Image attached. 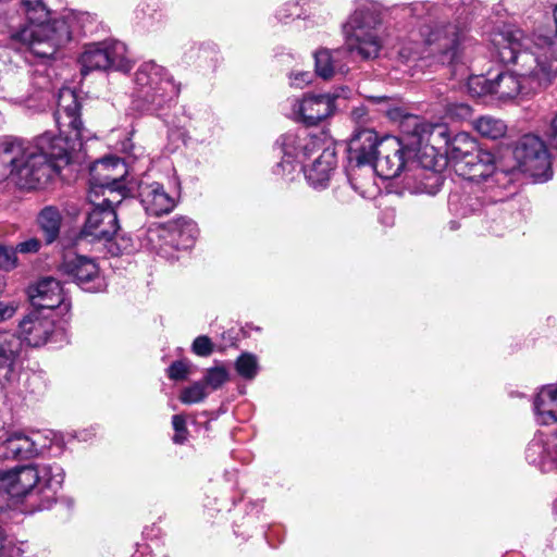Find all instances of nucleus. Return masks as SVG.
<instances>
[{"label": "nucleus", "instance_id": "obj_1", "mask_svg": "<svg viewBox=\"0 0 557 557\" xmlns=\"http://www.w3.org/2000/svg\"><path fill=\"white\" fill-rule=\"evenodd\" d=\"M480 2L445 0L443 3L414 2L401 7L405 16L422 22L419 33L401 41L398 57L405 62L433 58L441 64L458 60L468 39L467 25Z\"/></svg>", "mask_w": 557, "mask_h": 557}, {"label": "nucleus", "instance_id": "obj_2", "mask_svg": "<svg viewBox=\"0 0 557 557\" xmlns=\"http://www.w3.org/2000/svg\"><path fill=\"white\" fill-rule=\"evenodd\" d=\"M60 0H5V9L0 10V34L7 35L12 44L27 47L39 58L49 59L58 48L72 38L78 26V18L67 13L52 18L53 7Z\"/></svg>", "mask_w": 557, "mask_h": 557}, {"label": "nucleus", "instance_id": "obj_3", "mask_svg": "<svg viewBox=\"0 0 557 557\" xmlns=\"http://www.w3.org/2000/svg\"><path fill=\"white\" fill-rule=\"evenodd\" d=\"M65 147L63 141L54 143L48 135L33 141L1 139L0 181L13 176L22 188L45 187L64 166Z\"/></svg>", "mask_w": 557, "mask_h": 557}, {"label": "nucleus", "instance_id": "obj_4", "mask_svg": "<svg viewBox=\"0 0 557 557\" xmlns=\"http://www.w3.org/2000/svg\"><path fill=\"white\" fill-rule=\"evenodd\" d=\"M555 35H536L533 38L512 24L495 25L490 32V40L500 61L524 63L534 62V72L541 82L550 83L557 77V4L553 10Z\"/></svg>", "mask_w": 557, "mask_h": 557}, {"label": "nucleus", "instance_id": "obj_5", "mask_svg": "<svg viewBox=\"0 0 557 557\" xmlns=\"http://www.w3.org/2000/svg\"><path fill=\"white\" fill-rule=\"evenodd\" d=\"M380 25V14L372 8L363 5L355 10L344 25L346 50L318 49L313 54L315 74L323 79L343 74L345 65L342 59L347 51L364 60L376 58L382 48Z\"/></svg>", "mask_w": 557, "mask_h": 557}, {"label": "nucleus", "instance_id": "obj_6", "mask_svg": "<svg viewBox=\"0 0 557 557\" xmlns=\"http://www.w3.org/2000/svg\"><path fill=\"white\" fill-rule=\"evenodd\" d=\"M403 137L380 139L377 156L373 163L375 173L384 178L397 177L409 161L420 158L422 149H428L430 137L446 133L444 124H430L417 115H405L400 122Z\"/></svg>", "mask_w": 557, "mask_h": 557}, {"label": "nucleus", "instance_id": "obj_7", "mask_svg": "<svg viewBox=\"0 0 557 557\" xmlns=\"http://www.w3.org/2000/svg\"><path fill=\"white\" fill-rule=\"evenodd\" d=\"M58 463H34L0 471V493L15 499H28L29 511L48 509L64 481Z\"/></svg>", "mask_w": 557, "mask_h": 557}, {"label": "nucleus", "instance_id": "obj_8", "mask_svg": "<svg viewBox=\"0 0 557 557\" xmlns=\"http://www.w3.org/2000/svg\"><path fill=\"white\" fill-rule=\"evenodd\" d=\"M181 89L169 71L153 61L144 62L135 72L132 109L157 114L170 108Z\"/></svg>", "mask_w": 557, "mask_h": 557}, {"label": "nucleus", "instance_id": "obj_9", "mask_svg": "<svg viewBox=\"0 0 557 557\" xmlns=\"http://www.w3.org/2000/svg\"><path fill=\"white\" fill-rule=\"evenodd\" d=\"M51 86L46 69L30 72L8 67L0 76L2 98L15 104L36 107L46 100Z\"/></svg>", "mask_w": 557, "mask_h": 557}, {"label": "nucleus", "instance_id": "obj_10", "mask_svg": "<svg viewBox=\"0 0 557 557\" xmlns=\"http://www.w3.org/2000/svg\"><path fill=\"white\" fill-rule=\"evenodd\" d=\"M79 110L81 104L75 91L71 88L60 89L55 112L60 134L58 136L51 132L42 134L48 135L54 143L61 140L66 145L64 165L70 162L71 152L79 148L82 141L86 138Z\"/></svg>", "mask_w": 557, "mask_h": 557}, {"label": "nucleus", "instance_id": "obj_11", "mask_svg": "<svg viewBox=\"0 0 557 557\" xmlns=\"http://www.w3.org/2000/svg\"><path fill=\"white\" fill-rule=\"evenodd\" d=\"M79 63L83 75H87L91 71L106 70L127 73L132 69L126 46L117 40H106L86 46L79 57Z\"/></svg>", "mask_w": 557, "mask_h": 557}, {"label": "nucleus", "instance_id": "obj_12", "mask_svg": "<svg viewBox=\"0 0 557 557\" xmlns=\"http://www.w3.org/2000/svg\"><path fill=\"white\" fill-rule=\"evenodd\" d=\"M513 157L520 171L530 175L535 182H546L552 178L550 156L540 137L532 134L522 136L513 149Z\"/></svg>", "mask_w": 557, "mask_h": 557}, {"label": "nucleus", "instance_id": "obj_13", "mask_svg": "<svg viewBox=\"0 0 557 557\" xmlns=\"http://www.w3.org/2000/svg\"><path fill=\"white\" fill-rule=\"evenodd\" d=\"M325 136L311 135L306 129L286 133L276 140V147L284 154L289 166L288 175L299 172L304 162L320 151Z\"/></svg>", "mask_w": 557, "mask_h": 557}, {"label": "nucleus", "instance_id": "obj_14", "mask_svg": "<svg viewBox=\"0 0 557 557\" xmlns=\"http://www.w3.org/2000/svg\"><path fill=\"white\" fill-rule=\"evenodd\" d=\"M350 89L342 86L333 92L327 94H307L304 98L295 103L294 113H296L300 121L308 126H313L331 116L335 110L336 99L343 97L347 98Z\"/></svg>", "mask_w": 557, "mask_h": 557}, {"label": "nucleus", "instance_id": "obj_15", "mask_svg": "<svg viewBox=\"0 0 557 557\" xmlns=\"http://www.w3.org/2000/svg\"><path fill=\"white\" fill-rule=\"evenodd\" d=\"M502 62L505 63L504 61ZM515 63L521 64L522 71L520 73L500 72L493 78L492 95H495L498 99L507 100L517 97L528 88L530 81H535L539 87L549 84L541 82L539 75L534 74L539 70L536 63H524L521 59Z\"/></svg>", "mask_w": 557, "mask_h": 557}, {"label": "nucleus", "instance_id": "obj_16", "mask_svg": "<svg viewBox=\"0 0 557 557\" xmlns=\"http://www.w3.org/2000/svg\"><path fill=\"white\" fill-rule=\"evenodd\" d=\"M90 180L88 200L95 201V197L104 196L109 186L124 182L127 174L126 164L117 157H107L97 160L90 166Z\"/></svg>", "mask_w": 557, "mask_h": 557}, {"label": "nucleus", "instance_id": "obj_17", "mask_svg": "<svg viewBox=\"0 0 557 557\" xmlns=\"http://www.w3.org/2000/svg\"><path fill=\"white\" fill-rule=\"evenodd\" d=\"M61 271L86 292H101L106 287L97 263L85 256H66L61 264Z\"/></svg>", "mask_w": 557, "mask_h": 557}, {"label": "nucleus", "instance_id": "obj_18", "mask_svg": "<svg viewBox=\"0 0 557 557\" xmlns=\"http://www.w3.org/2000/svg\"><path fill=\"white\" fill-rule=\"evenodd\" d=\"M119 221L116 210L94 206L82 228V237L110 243L117 240Z\"/></svg>", "mask_w": 557, "mask_h": 557}, {"label": "nucleus", "instance_id": "obj_19", "mask_svg": "<svg viewBox=\"0 0 557 557\" xmlns=\"http://www.w3.org/2000/svg\"><path fill=\"white\" fill-rule=\"evenodd\" d=\"M318 153L319 156L312 164L310 166H301L299 172L304 171L305 177L311 186L322 188L330 181L331 174L336 168L337 159L335 148L329 139L322 143Z\"/></svg>", "mask_w": 557, "mask_h": 557}, {"label": "nucleus", "instance_id": "obj_20", "mask_svg": "<svg viewBox=\"0 0 557 557\" xmlns=\"http://www.w3.org/2000/svg\"><path fill=\"white\" fill-rule=\"evenodd\" d=\"M138 196L149 215L168 214L176 206V197L168 193L164 186L158 182L140 183Z\"/></svg>", "mask_w": 557, "mask_h": 557}, {"label": "nucleus", "instance_id": "obj_21", "mask_svg": "<svg viewBox=\"0 0 557 557\" xmlns=\"http://www.w3.org/2000/svg\"><path fill=\"white\" fill-rule=\"evenodd\" d=\"M53 327L54 322L51 318L45 315L41 310L34 309L20 322V337L22 343L39 347L47 343Z\"/></svg>", "mask_w": 557, "mask_h": 557}, {"label": "nucleus", "instance_id": "obj_22", "mask_svg": "<svg viewBox=\"0 0 557 557\" xmlns=\"http://www.w3.org/2000/svg\"><path fill=\"white\" fill-rule=\"evenodd\" d=\"M39 433L27 435L20 431L11 432L0 443V457L3 459H29L36 457L42 445Z\"/></svg>", "mask_w": 557, "mask_h": 557}, {"label": "nucleus", "instance_id": "obj_23", "mask_svg": "<svg viewBox=\"0 0 557 557\" xmlns=\"http://www.w3.org/2000/svg\"><path fill=\"white\" fill-rule=\"evenodd\" d=\"M379 138L374 131L362 128L357 131L348 144V161L357 166L373 165L377 156Z\"/></svg>", "mask_w": 557, "mask_h": 557}, {"label": "nucleus", "instance_id": "obj_24", "mask_svg": "<svg viewBox=\"0 0 557 557\" xmlns=\"http://www.w3.org/2000/svg\"><path fill=\"white\" fill-rule=\"evenodd\" d=\"M29 300L38 310H52L64 301L61 283L53 277H44L30 285L27 289Z\"/></svg>", "mask_w": 557, "mask_h": 557}, {"label": "nucleus", "instance_id": "obj_25", "mask_svg": "<svg viewBox=\"0 0 557 557\" xmlns=\"http://www.w3.org/2000/svg\"><path fill=\"white\" fill-rule=\"evenodd\" d=\"M21 337L10 332H0V384L9 382L22 359Z\"/></svg>", "mask_w": 557, "mask_h": 557}, {"label": "nucleus", "instance_id": "obj_26", "mask_svg": "<svg viewBox=\"0 0 557 557\" xmlns=\"http://www.w3.org/2000/svg\"><path fill=\"white\" fill-rule=\"evenodd\" d=\"M473 157L472 161L459 162L455 172L473 182L486 181L492 176L498 177L504 174L496 170L495 157L490 151L479 150Z\"/></svg>", "mask_w": 557, "mask_h": 557}, {"label": "nucleus", "instance_id": "obj_27", "mask_svg": "<svg viewBox=\"0 0 557 557\" xmlns=\"http://www.w3.org/2000/svg\"><path fill=\"white\" fill-rule=\"evenodd\" d=\"M447 129V127L445 126ZM435 137H440L435 135L430 137V140H434ZM441 137L445 138V143L447 145L446 154L448 160L453 163L455 171L457 170V165L459 162H466L468 160H474L473 156L476 154V151L481 150L478 148L476 141L472 138L468 133L461 132L456 134L453 138H446L447 132Z\"/></svg>", "mask_w": 557, "mask_h": 557}, {"label": "nucleus", "instance_id": "obj_28", "mask_svg": "<svg viewBox=\"0 0 557 557\" xmlns=\"http://www.w3.org/2000/svg\"><path fill=\"white\" fill-rule=\"evenodd\" d=\"M165 228L169 232L170 242L177 249L190 248L198 235L197 224L191 219L185 216L169 221Z\"/></svg>", "mask_w": 557, "mask_h": 557}, {"label": "nucleus", "instance_id": "obj_29", "mask_svg": "<svg viewBox=\"0 0 557 557\" xmlns=\"http://www.w3.org/2000/svg\"><path fill=\"white\" fill-rule=\"evenodd\" d=\"M534 410L542 424L557 422V385L541 388L534 400Z\"/></svg>", "mask_w": 557, "mask_h": 557}, {"label": "nucleus", "instance_id": "obj_30", "mask_svg": "<svg viewBox=\"0 0 557 557\" xmlns=\"http://www.w3.org/2000/svg\"><path fill=\"white\" fill-rule=\"evenodd\" d=\"M549 435L535 434L525 450L529 463L537 466L543 471L553 470L552 447H548Z\"/></svg>", "mask_w": 557, "mask_h": 557}, {"label": "nucleus", "instance_id": "obj_31", "mask_svg": "<svg viewBox=\"0 0 557 557\" xmlns=\"http://www.w3.org/2000/svg\"><path fill=\"white\" fill-rule=\"evenodd\" d=\"M486 227L496 236L504 235L506 230L513 227L520 220L519 213L506 211L495 205L486 209Z\"/></svg>", "mask_w": 557, "mask_h": 557}, {"label": "nucleus", "instance_id": "obj_32", "mask_svg": "<svg viewBox=\"0 0 557 557\" xmlns=\"http://www.w3.org/2000/svg\"><path fill=\"white\" fill-rule=\"evenodd\" d=\"M37 222L47 244L53 243L59 237L62 215L58 208L45 207L39 212Z\"/></svg>", "mask_w": 557, "mask_h": 557}, {"label": "nucleus", "instance_id": "obj_33", "mask_svg": "<svg viewBox=\"0 0 557 557\" xmlns=\"http://www.w3.org/2000/svg\"><path fill=\"white\" fill-rule=\"evenodd\" d=\"M472 124L481 136L493 140L504 137L507 132L505 122L492 115H482Z\"/></svg>", "mask_w": 557, "mask_h": 557}, {"label": "nucleus", "instance_id": "obj_34", "mask_svg": "<svg viewBox=\"0 0 557 557\" xmlns=\"http://www.w3.org/2000/svg\"><path fill=\"white\" fill-rule=\"evenodd\" d=\"M106 189L104 196L95 197V201H89L92 206H102L104 208H112L115 210V207L121 205L123 199L127 194V189L125 183H119L112 186H109Z\"/></svg>", "mask_w": 557, "mask_h": 557}, {"label": "nucleus", "instance_id": "obj_35", "mask_svg": "<svg viewBox=\"0 0 557 557\" xmlns=\"http://www.w3.org/2000/svg\"><path fill=\"white\" fill-rule=\"evenodd\" d=\"M235 369L245 380H252L259 371L258 359L252 354L244 352L237 358Z\"/></svg>", "mask_w": 557, "mask_h": 557}, {"label": "nucleus", "instance_id": "obj_36", "mask_svg": "<svg viewBox=\"0 0 557 557\" xmlns=\"http://www.w3.org/2000/svg\"><path fill=\"white\" fill-rule=\"evenodd\" d=\"M493 78H487L484 75H472L468 79V90L473 97H481L484 95H492Z\"/></svg>", "mask_w": 557, "mask_h": 557}, {"label": "nucleus", "instance_id": "obj_37", "mask_svg": "<svg viewBox=\"0 0 557 557\" xmlns=\"http://www.w3.org/2000/svg\"><path fill=\"white\" fill-rule=\"evenodd\" d=\"M207 396L206 384L202 381H198L182 391L180 400L184 404H197L202 401Z\"/></svg>", "mask_w": 557, "mask_h": 557}, {"label": "nucleus", "instance_id": "obj_38", "mask_svg": "<svg viewBox=\"0 0 557 557\" xmlns=\"http://www.w3.org/2000/svg\"><path fill=\"white\" fill-rule=\"evenodd\" d=\"M227 380L228 371L225 367L219 366L208 369L202 382L206 384V387L209 386L211 389L215 391L220 388Z\"/></svg>", "mask_w": 557, "mask_h": 557}, {"label": "nucleus", "instance_id": "obj_39", "mask_svg": "<svg viewBox=\"0 0 557 557\" xmlns=\"http://www.w3.org/2000/svg\"><path fill=\"white\" fill-rule=\"evenodd\" d=\"M16 249L0 244V269L11 271L17 265Z\"/></svg>", "mask_w": 557, "mask_h": 557}, {"label": "nucleus", "instance_id": "obj_40", "mask_svg": "<svg viewBox=\"0 0 557 557\" xmlns=\"http://www.w3.org/2000/svg\"><path fill=\"white\" fill-rule=\"evenodd\" d=\"M0 557H23L24 544H15L3 537V531L0 529Z\"/></svg>", "mask_w": 557, "mask_h": 557}, {"label": "nucleus", "instance_id": "obj_41", "mask_svg": "<svg viewBox=\"0 0 557 557\" xmlns=\"http://www.w3.org/2000/svg\"><path fill=\"white\" fill-rule=\"evenodd\" d=\"M172 425L175 431L173 436V442L175 444H184L187 440V428H186V419L182 414H175L172 418Z\"/></svg>", "mask_w": 557, "mask_h": 557}, {"label": "nucleus", "instance_id": "obj_42", "mask_svg": "<svg viewBox=\"0 0 557 557\" xmlns=\"http://www.w3.org/2000/svg\"><path fill=\"white\" fill-rule=\"evenodd\" d=\"M191 350L197 356L208 357L213 351V344L208 336L201 335L194 339Z\"/></svg>", "mask_w": 557, "mask_h": 557}, {"label": "nucleus", "instance_id": "obj_43", "mask_svg": "<svg viewBox=\"0 0 557 557\" xmlns=\"http://www.w3.org/2000/svg\"><path fill=\"white\" fill-rule=\"evenodd\" d=\"M188 364L184 361H175L168 369V375L171 380H184L188 374Z\"/></svg>", "mask_w": 557, "mask_h": 557}, {"label": "nucleus", "instance_id": "obj_44", "mask_svg": "<svg viewBox=\"0 0 557 557\" xmlns=\"http://www.w3.org/2000/svg\"><path fill=\"white\" fill-rule=\"evenodd\" d=\"M40 240L33 237L17 244L15 249L20 253H35L40 249Z\"/></svg>", "mask_w": 557, "mask_h": 557}, {"label": "nucleus", "instance_id": "obj_45", "mask_svg": "<svg viewBox=\"0 0 557 557\" xmlns=\"http://www.w3.org/2000/svg\"><path fill=\"white\" fill-rule=\"evenodd\" d=\"M301 14V11L297 3H286L284 8L280 9L277 11V17L280 21L285 22L289 17L297 16L299 17Z\"/></svg>", "mask_w": 557, "mask_h": 557}, {"label": "nucleus", "instance_id": "obj_46", "mask_svg": "<svg viewBox=\"0 0 557 557\" xmlns=\"http://www.w3.org/2000/svg\"><path fill=\"white\" fill-rule=\"evenodd\" d=\"M312 77V74L308 71L295 72L290 74V84L295 87L304 88L311 83Z\"/></svg>", "mask_w": 557, "mask_h": 557}, {"label": "nucleus", "instance_id": "obj_47", "mask_svg": "<svg viewBox=\"0 0 557 557\" xmlns=\"http://www.w3.org/2000/svg\"><path fill=\"white\" fill-rule=\"evenodd\" d=\"M285 159L286 158H284V154H283L282 161L280 163H277L276 166L274 168V174L281 175L282 177H284L287 181H294L295 173H292L288 175L289 166L286 164ZM296 174H299V172H296Z\"/></svg>", "mask_w": 557, "mask_h": 557}, {"label": "nucleus", "instance_id": "obj_48", "mask_svg": "<svg viewBox=\"0 0 557 557\" xmlns=\"http://www.w3.org/2000/svg\"><path fill=\"white\" fill-rule=\"evenodd\" d=\"M16 306L13 302L0 301V322L9 320L14 315Z\"/></svg>", "mask_w": 557, "mask_h": 557}, {"label": "nucleus", "instance_id": "obj_49", "mask_svg": "<svg viewBox=\"0 0 557 557\" xmlns=\"http://www.w3.org/2000/svg\"><path fill=\"white\" fill-rule=\"evenodd\" d=\"M546 135L550 141V145L557 148V113L550 121L549 128L546 132Z\"/></svg>", "mask_w": 557, "mask_h": 557}, {"label": "nucleus", "instance_id": "obj_50", "mask_svg": "<svg viewBox=\"0 0 557 557\" xmlns=\"http://www.w3.org/2000/svg\"><path fill=\"white\" fill-rule=\"evenodd\" d=\"M548 447H552L553 470L557 469V432L549 435Z\"/></svg>", "mask_w": 557, "mask_h": 557}, {"label": "nucleus", "instance_id": "obj_51", "mask_svg": "<svg viewBox=\"0 0 557 557\" xmlns=\"http://www.w3.org/2000/svg\"><path fill=\"white\" fill-rule=\"evenodd\" d=\"M367 115V109L364 107H357L351 111V116L356 122H363Z\"/></svg>", "mask_w": 557, "mask_h": 557}, {"label": "nucleus", "instance_id": "obj_52", "mask_svg": "<svg viewBox=\"0 0 557 557\" xmlns=\"http://www.w3.org/2000/svg\"><path fill=\"white\" fill-rule=\"evenodd\" d=\"M121 244H117L116 243V251L115 253H120V252H123L124 250H127L128 247L131 246L129 245V239H125L124 237L121 238Z\"/></svg>", "mask_w": 557, "mask_h": 557}, {"label": "nucleus", "instance_id": "obj_53", "mask_svg": "<svg viewBox=\"0 0 557 557\" xmlns=\"http://www.w3.org/2000/svg\"><path fill=\"white\" fill-rule=\"evenodd\" d=\"M370 100L373 101V102H389L391 101V98L386 97V96H381V97H370Z\"/></svg>", "mask_w": 557, "mask_h": 557}, {"label": "nucleus", "instance_id": "obj_54", "mask_svg": "<svg viewBox=\"0 0 557 557\" xmlns=\"http://www.w3.org/2000/svg\"><path fill=\"white\" fill-rule=\"evenodd\" d=\"M387 114L389 115L391 119L393 120H396L398 117H400V111L398 109H394V110H388L387 111Z\"/></svg>", "mask_w": 557, "mask_h": 557}, {"label": "nucleus", "instance_id": "obj_55", "mask_svg": "<svg viewBox=\"0 0 557 557\" xmlns=\"http://www.w3.org/2000/svg\"><path fill=\"white\" fill-rule=\"evenodd\" d=\"M7 281L4 275L0 274V296L5 292Z\"/></svg>", "mask_w": 557, "mask_h": 557}, {"label": "nucleus", "instance_id": "obj_56", "mask_svg": "<svg viewBox=\"0 0 557 557\" xmlns=\"http://www.w3.org/2000/svg\"><path fill=\"white\" fill-rule=\"evenodd\" d=\"M5 9V0H0V10ZM5 24H3L2 21H0V27H4Z\"/></svg>", "mask_w": 557, "mask_h": 557}, {"label": "nucleus", "instance_id": "obj_57", "mask_svg": "<svg viewBox=\"0 0 557 557\" xmlns=\"http://www.w3.org/2000/svg\"><path fill=\"white\" fill-rule=\"evenodd\" d=\"M465 200L467 201V203L470 207H473V203H472L473 201H475V202L478 201L476 199H472L471 197H467ZM471 211H474V208H471Z\"/></svg>", "mask_w": 557, "mask_h": 557}, {"label": "nucleus", "instance_id": "obj_58", "mask_svg": "<svg viewBox=\"0 0 557 557\" xmlns=\"http://www.w3.org/2000/svg\"><path fill=\"white\" fill-rule=\"evenodd\" d=\"M461 110L465 111L466 113H468L469 112V107L468 106H462Z\"/></svg>", "mask_w": 557, "mask_h": 557}, {"label": "nucleus", "instance_id": "obj_59", "mask_svg": "<svg viewBox=\"0 0 557 557\" xmlns=\"http://www.w3.org/2000/svg\"><path fill=\"white\" fill-rule=\"evenodd\" d=\"M502 10H503V9L500 8V5H498V7L495 9L496 14H499Z\"/></svg>", "mask_w": 557, "mask_h": 557}, {"label": "nucleus", "instance_id": "obj_60", "mask_svg": "<svg viewBox=\"0 0 557 557\" xmlns=\"http://www.w3.org/2000/svg\"><path fill=\"white\" fill-rule=\"evenodd\" d=\"M423 166H424V168H430V166H431V161H430V162H426V163H423Z\"/></svg>", "mask_w": 557, "mask_h": 557}]
</instances>
